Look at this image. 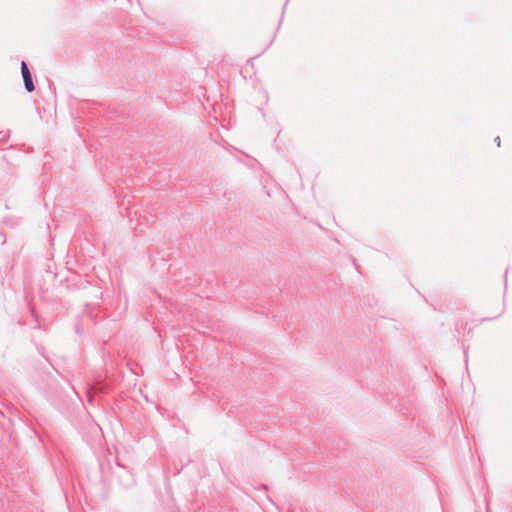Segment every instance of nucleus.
I'll use <instances>...</instances> for the list:
<instances>
[{
	"label": "nucleus",
	"instance_id": "1",
	"mask_svg": "<svg viewBox=\"0 0 512 512\" xmlns=\"http://www.w3.org/2000/svg\"><path fill=\"white\" fill-rule=\"evenodd\" d=\"M21 72H22L26 90L28 92L34 91L35 87H34V84L32 81L31 73L28 69L27 64L24 61L21 63Z\"/></svg>",
	"mask_w": 512,
	"mask_h": 512
}]
</instances>
